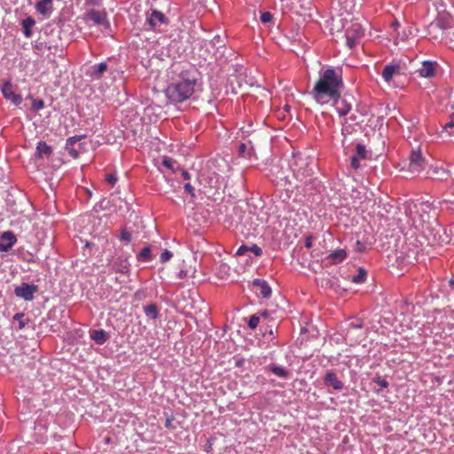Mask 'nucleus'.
<instances>
[{"mask_svg":"<svg viewBox=\"0 0 454 454\" xmlns=\"http://www.w3.org/2000/svg\"><path fill=\"white\" fill-rule=\"evenodd\" d=\"M341 76L332 68L325 70L312 90L313 98L319 104H327L340 98Z\"/></svg>","mask_w":454,"mask_h":454,"instance_id":"nucleus-1","label":"nucleus"},{"mask_svg":"<svg viewBox=\"0 0 454 454\" xmlns=\"http://www.w3.org/2000/svg\"><path fill=\"white\" fill-rule=\"evenodd\" d=\"M197 81V73L194 68L182 69L177 80L166 88L165 94L171 102L182 103L192 96Z\"/></svg>","mask_w":454,"mask_h":454,"instance_id":"nucleus-2","label":"nucleus"},{"mask_svg":"<svg viewBox=\"0 0 454 454\" xmlns=\"http://www.w3.org/2000/svg\"><path fill=\"white\" fill-rule=\"evenodd\" d=\"M340 31L344 29L346 43L349 49L355 47L358 40L364 35V28L356 20L347 18L333 17L332 30Z\"/></svg>","mask_w":454,"mask_h":454,"instance_id":"nucleus-3","label":"nucleus"},{"mask_svg":"<svg viewBox=\"0 0 454 454\" xmlns=\"http://www.w3.org/2000/svg\"><path fill=\"white\" fill-rule=\"evenodd\" d=\"M168 23V20L166 15L155 9H150L146 12V20L145 26V29H151L153 31H161V27L163 26H167Z\"/></svg>","mask_w":454,"mask_h":454,"instance_id":"nucleus-4","label":"nucleus"},{"mask_svg":"<svg viewBox=\"0 0 454 454\" xmlns=\"http://www.w3.org/2000/svg\"><path fill=\"white\" fill-rule=\"evenodd\" d=\"M84 19L86 21H91L94 25L99 26L103 29H107L110 27V23L106 18V13L104 11H90L86 13Z\"/></svg>","mask_w":454,"mask_h":454,"instance_id":"nucleus-5","label":"nucleus"},{"mask_svg":"<svg viewBox=\"0 0 454 454\" xmlns=\"http://www.w3.org/2000/svg\"><path fill=\"white\" fill-rule=\"evenodd\" d=\"M38 291L36 285H30L27 283H22L14 289V294L17 297L22 298L25 301H32L34 294Z\"/></svg>","mask_w":454,"mask_h":454,"instance_id":"nucleus-6","label":"nucleus"},{"mask_svg":"<svg viewBox=\"0 0 454 454\" xmlns=\"http://www.w3.org/2000/svg\"><path fill=\"white\" fill-rule=\"evenodd\" d=\"M426 167V160L422 156L419 150H413L410 155V171L412 173H419Z\"/></svg>","mask_w":454,"mask_h":454,"instance_id":"nucleus-7","label":"nucleus"},{"mask_svg":"<svg viewBox=\"0 0 454 454\" xmlns=\"http://www.w3.org/2000/svg\"><path fill=\"white\" fill-rule=\"evenodd\" d=\"M1 90L4 98L11 100L13 105L20 106L21 104V96L14 92L13 86L10 82H4Z\"/></svg>","mask_w":454,"mask_h":454,"instance_id":"nucleus-8","label":"nucleus"},{"mask_svg":"<svg viewBox=\"0 0 454 454\" xmlns=\"http://www.w3.org/2000/svg\"><path fill=\"white\" fill-rule=\"evenodd\" d=\"M106 70L107 64L106 62H101L89 67L86 69L85 73L86 75L91 78V80H99L104 75Z\"/></svg>","mask_w":454,"mask_h":454,"instance_id":"nucleus-9","label":"nucleus"},{"mask_svg":"<svg viewBox=\"0 0 454 454\" xmlns=\"http://www.w3.org/2000/svg\"><path fill=\"white\" fill-rule=\"evenodd\" d=\"M253 286L256 288L255 293L262 297L269 298L271 295V288L267 281L260 278H256L252 283Z\"/></svg>","mask_w":454,"mask_h":454,"instance_id":"nucleus-10","label":"nucleus"},{"mask_svg":"<svg viewBox=\"0 0 454 454\" xmlns=\"http://www.w3.org/2000/svg\"><path fill=\"white\" fill-rule=\"evenodd\" d=\"M17 239L13 232L8 231H4L1 235V241H0V251L1 252H6L10 250L14 244L16 243Z\"/></svg>","mask_w":454,"mask_h":454,"instance_id":"nucleus-11","label":"nucleus"},{"mask_svg":"<svg viewBox=\"0 0 454 454\" xmlns=\"http://www.w3.org/2000/svg\"><path fill=\"white\" fill-rule=\"evenodd\" d=\"M38 14L43 18H49L53 11V0H40L35 4Z\"/></svg>","mask_w":454,"mask_h":454,"instance_id":"nucleus-12","label":"nucleus"},{"mask_svg":"<svg viewBox=\"0 0 454 454\" xmlns=\"http://www.w3.org/2000/svg\"><path fill=\"white\" fill-rule=\"evenodd\" d=\"M324 383L326 387H332L334 390H341L344 387L341 380H340L333 372H327L325 378Z\"/></svg>","mask_w":454,"mask_h":454,"instance_id":"nucleus-13","label":"nucleus"},{"mask_svg":"<svg viewBox=\"0 0 454 454\" xmlns=\"http://www.w3.org/2000/svg\"><path fill=\"white\" fill-rule=\"evenodd\" d=\"M347 257V252L344 249H337L330 253L326 257L327 265H334L341 262Z\"/></svg>","mask_w":454,"mask_h":454,"instance_id":"nucleus-14","label":"nucleus"},{"mask_svg":"<svg viewBox=\"0 0 454 454\" xmlns=\"http://www.w3.org/2000/svg\"><path fill=\"white\" fill-rule=\"evenodd\" d=\"M436 63L433 61H424L419 68L418 73L421 77L430 78L435 74Z\"/></svg>","mask_w":454,"mask_h":454,"instance_id":"nucleus-15","label":"nucleus"},{"mask_svg":"<svg viewBox=\"0 0 454 454\" xmlns=\"http://www.w3.org/2000/svg\"><path fill=\"white\" fill-rule=\"evenodd\" d=\"M113 268L116 272L126 274L129 270V264L127 258L118 257L114 262Z\"/></svg>","mask_w":454,"mask_h":454,"instance_id":"nucleus-16","label":"nucleus"},{"mask_svg":"<svg viewBox=\"0 0 454 454\" xmlns=\"http://www.w3.org/2000/svg\"><path fill=\"white\" fill-rule=\"evenodd\" d=\"M400 73V66L394 64V65H387L383 68L382 71V77L386 82H389L393 76L396 74Z\"/></svg>","mask_w":454,"mask_h":454,"instance_id":"nucleus-17","label":"nucleus"},{"mask_svg":"<svg viewBox=\"0 0 454 454\" xmlns=\"http://www.w3.org/2000/svg\"><path fill=\"white\" fill-rule=\"evenodd\" d=\"M79 140L80 138L77 137H72L67 140V149L69 155L74 159H77L80 155V150L74 147V144Z\"/></svg>","mask_w":454,"mask_h":454,"instance_id":"nucleus-18","label":"nucleus"},{"mask_svg":"<svg viewBox=\"0 0 454 454\" xmlns=\"http://www.w3.org/2000/svg\"><path fill=\"white\" fill-rule=\"evenodd\" d=\"M52 153V149L44 141H40L36 146V156L39 158L49 157Z\"/></svg>","mask_w":454,"mask_h":454,"instance_id":"nucleus-19","label":"nucleus"},{"mask_svg":"<svg viewBox=\"0 0 454 454\" xmlns=\"http://www.w3.org/2000/svg\"><path fill=\"white\" fill-rule=\"evenodd\" d=\"M336 105V110L340 115H346L351 109V105L348 104L345 99L333 100Z\"/></svg>","mask_w":454,"mask_h":454,"instance_id":"nucleus-20","label":"nucleus"},{"mask_svg":"<svg viewBox=\"0 0 454 454\" xmlns=\"http://www.w3.org/2000/svg\"><path fill=\"white\" fill-rule=\"evenodd\" d=\"M90 338L98 344L105 343L108 339V334L105 330H93L90 333Z\"/></svg>","mask_w":454,"mask_h":454,"instance_id":"nucleus-21","label":"nucleus"},{"mask_svg":"<svg viewBox=\"0 0 454 454\" xmlns=\"http://www.w3.org/2000/svg\"><path fill=\"white\" fill-rule=\"evenodd\" d=\"M23 29H24V35L26 37H30L32 35L31 27L35 26V21L32 17H27L21 22Z\"/></svg>","mask_w":454,"mask_h":454,"instance_id":"nucleus-22","label":"nucleus"},{"mask_svg":"<svg viewBox=\"0 0 454 454\" xmlns=\"http://www.w3.org/2000/svg\"><path fill=\"white\" fill-rule=\"evenodd\" d=\"M145 313L147 317L156 319L159 317V311L156 304L151 303L144 308Z\"/></svg>","mask_w":454,"mask_h":454,"instance_id":"nucleus-23","label":"nucleus"},{"mask_svg":"<svg viewBox=\"0 0 454 454\" xmlns=\"http://www.w3.org/2000/svg\"><path fill=\"white\" fill-rule=\"evenodd\" d=\"M366 279V271L363 269H359L358 273L352 278V282L355 284L364 283Z\"/></svg>","mask_w":454,"mask_h":454,"instance_id":"nucleus-24","label":"nucleus"},{"mask_svg":"<svg viewBox=\"0 0 454 454\" xmlns=\"http://www.w3.org/2000/svg\"><path fill=\"white\" fill-rule=\"evenodd\" d=\"M355 155L357 156L358 158H360L361 160L366 159L367 158V151L365 149V146L361 144H357L356 146V154Z\"/></svg>","mask_w":454,"mask_h":454,"instance_id":"nucleus-25","label":"nucleus"},{"mask_svg":"<svg viewBox=\"0 0 454 454\" xmlns=\"http://www.w3.org/2000/svg\"><path fill=\"white\" fill-rule=\"evenodd\" d=\"M138 260L149 261L151 259V249L149 247H144L138 254Z\"/></svg>","mask_w":454,"mask_h":454,"instance_id":"nucleus-26","label":"nucleus"},{"mask_svg":"<svg viewBox=\"0 0 454 454\" xmlns=\"http://www.w3.org/2000/svg\"><path fill=\"white\" fill-rule=\"evenodd\" d=\"M270 370L271 372L280 377V378H286L287 377V372L283 368V367H280V366H277V365H272L270 367Z\"/></svg>","mask_w":454,"mask_h":454,"instance_id":"nucleus-27","label":"nucleus"},{"mask_svg":"<svg viewBox=\"0 0 454 454\" xmlns=\"http://www.w3.org/2000/svg\"><path fill=\"white\" fill-rule=\"evenodd\" d=\"M259 322H260L259 317H257L256 315H253L249 318L248 326L251 329H255L258 326Z\"/></svg>","mask_w":454,"mask_h":454,"instance_id":"nucleus-28","label":"nucleus"},{"mask_svg":"<svg viewBox=\"0 0 454 454\" xmlns=\"http://www.w3.org/2000/svg\"><path fill=\"white\" fill-rule=\"evenodd\" d=\"M176 163V162L175 160L168 158V157H165L162 160L163 166H165L166 168H168L171 170H174V166Z\"/></svg>","mask_w":454,"mask_h":454,"instance_id":"nucleus-29","label":"nucleus"},{"mask_svg":"<svg viewBox=\"0 0 454 454\" xmlns=\"http://www.w3.org/2000/svg\"><path fill=\"white\" fill-rule=\"evenodd\" d=\"M24 314L23 313H17L14 315L13 319L17 320L19 322V328L23 329L26 325V323L23 319Z\"/></svg>","mask_w":454,"mask_h":454,"instance_id":"nucleus-30","label":"nucleus"},{"mask_svg":"<svg viewBox=\"0 0 454 454\" xmlns=\"http://www.w3.org/2000/svg\"><path fill=\"white\" fill-rule=\"evenodd\" d=\"M172 256L173 254L170 251L165 250L161 253L160 260L161 262H167L172 258Z\"/></svg>","mask_w":454,"mask_h":454,"instance_id":"nucleus-31","label":"nucleus"},{"mask_svg":"<svg viewBox=\"0 0 454 454\" xmlns=\"http://www.w3.org/2000/svg\"><path fill=\"white\" fill-rule=\"evenodd\" d=\"M360 160H361V159H360V158H358L357 156L353 155V156L351 157V160H350V166H351V168H354V169H357V168H360V166H361V165H360Z\"/></svg>","mask_w":454,"mask_h":454,"instance_id":"nucleus-32","label":"nucleus"},{"mask_svg":"<svg viewBox=\"0 0 454 454\" xmlns=\"http://www.w3.org/2000/svg\"><path fill=\"white\" fill-rule=\"evenodd\" d=\"M373 381L377 383L380 387L386 388L388 387V381L385 379H382L380 377H377L373 379Z\"/></svg>","mask_w":454,"mask_h":454,"instance_id":"nucleus-33","label":"nucleus"},{"mask_svg":"<svg viewBox=\"0 0 454 454\" xmlns=\"http://www.w3.org/2000/svg\"><path fill=\"white\" fill-rule=\"evenodd\" d=\"M120 239L125 242H129L131 240V234L124 229L121 232Z\"/></svg>","mask_w":454,"mask_h":454,"instance_id":"nucleus-34","label":"nucleus"},{"mask_svg":"<svg viewBox=\"0 0 454 454\" xmlns=\"http://www.w3.org/2000/svg\"><path fill=\"white\" fill-rule=\"evenodd\" d=\"M272 20V14L269 12H265L263 13H262L261 15V21L264 24L271 21Z\"/></svg>","mask_w":454,"mask_h":454,"instance_id":"nucleus-35","label":"nucleus"},{"mask_svg":"<svg viewBox=\"0 0 454 454\" xmlns=\"http://www.w3.org/2000/svg\"><path fill=\"white\" fill-rule=\"evenodd\" d=\"M454 127V113L450 114V121L446 122L443 126V129L448 131L449 129Z\"/></svg>","mask_w":454,"mask_h":454,"instance_id":"nucleus-36","label":"nucleus"},{"mask_svg":"<svg viewBox=\"0 0 454 454\" xmlns=\"http://www.w3.org/2000/svg\"><path fill=\"white\" fill-rule=\"evenodd\" d=\"M106 180L107 183H109L112 185H114L117 182V177L114 174H108L106 177Z\"/></svg>","mask_w":454,"mask_h":454,"instance_id":"nucleus-37","label":"nucleus"},{"mask_svg":"<svg viewBox=\"0 0 454 454\" xmlns=\"http://www.w3.org/2000/svg\"><path fill=\"white\" fill-rule=\"evenodd\" d=\"M250 249V247H247V246H241L239 247V249L237 250L236 252V254L237 255H243L245 254L248 250Z\"/></svg>","mask_w":454,"mask_h":454,"instance_id":"nucleus-38","label":"nucleus"},{"mask_svg":"<svg viewBox=\"0 0 454 454\" xmlns=\"http://www.w3.org/2000/svg\"><path fill=\"white\" fill-rule=\"evenodd\" d=\"M249 250L253 251L257 256L262 254V249L256 245H254Z\"/></svg>","mask_w":454,"mask_h":454,"instance_id":"nucleus-39","label":"nucleus"},{"mask_svg":"<svg viewBox=\"0 0 454 454\" xmlns=\"http://www.w3.org/2000/svg\"><path fill=\"white\" fill-rule=\"evenodd\" d=\"M44 106V103L43 100H38L34 102L33 107L36 110L41 109Z\"/></svg>","mask_w":454,"mask_h":454,"instance_id":"nucleus-40","label":"nucleus"},{"mask_svg":"<svg viewBox=\"0 0 454 454\" xmlns=\"http://www.w3.org/2000/svg\"><path fill=\"white\" fill-rule=\"evenodd\" d=\"M184 190L188 192L190 194L193 195V187L191 185V184H186L184 185Z\"/></svg>","mask_w":454,"mask_h":454,"instance_id":"nucleus-41","label":"nucleus"},{"mask_svg":"<svg viewBox=\"0 0 454 454\" xmlns=\"http://www.w3.org/2000/svg\"><path fill=\"white\" fill-rule=\"evenodd\" d=\"M101 0H86V4L92 5H99Z\"/></svg>","mask_w":454,"mask_h":454,"instance_id":"nucleus-42","label":"nucleus"},{"mask_svg":"<svg viewBox=\"0 0 454 454\" xmlns=\"http://www.w3.org/2000/svg\"><path fill=\"white\" fill-rule=\"evenodd\" d=\"M305 246L308 248L312 247V238L311 237H309V238L306 239Z\"/></svg>","mask_w":454,"mask_h":454,"instance_id":"nucleus-43","label":"nucleus"},{"mask_svg":"<svg viewBox=\"0 0 454 454\" xmlns=\"http://www.w3.org/2000/svg\"><path fill=\"white\" fill-rule=\"evenodd\" d=\"M408 35H411V27L408 28V33H406V31H403V36H402L401 39L403 41L406 40Z\"/></svg>","mask_w":454,"mask_h":454,"instance_id":"nucleus-44","label":"nucleus"},{"mask_svg":"<svg viewBox=\"0 0 454 454\" xmlns=\"http://www.w3.org/2000/svg\"><path fill=\"white\" fill-rule=\"evenodd\" d=\"M172 419H167L166 421H165V427H168V428H171L172 427Z\"/></svg>","mask_w":454,"mask_h":454,"instance_id":"nucleus-45","label":"nucleus"},{"mask_svg":"<svg viewBox=\"0 0 454 454\" xmlns=\"http://www.w3.org/2000/svg\"><path fill=\"white\" fill-rule=\"evenodd\" d=\"M182 176H183L184 179H185V180L190 179L189 173L186 170H184V169L182 170Z\"/></svg>","mask_w":454,"mask_h":454,"instance_id":"nucleus-46","label":"nucleus"},{"mask_svg":"<svg viewBox=\"0 0 454 454\" xmlns=\"http://www.w3.org/2000/svg\"><path fill=\"white\" fill-rule=\"evenodd\" d=\"M245 149H246V145H245L244 144H241V145H239V150H240V152H244V151H245Z\"/></svg>","mask_w":454,"mask_h":454,"instance_id":"nucleus-47","label":"nucleus"},{"mask_svg":"<svg viewBox=\"0 0 454 454\" xmlns=\"http://www.w3.org/2000/svg\"><path fill=\"white\" fill-rule=\"evenodd\" d=\"M211 449H212V444H211V443H209V444L207 445V449H206V451L209 452V451L211 450Z\"/></svg>","mask_w":454,"mask_h":454,"instance_id":"nucleus-48","label":"nucleus"}]
</instances>
